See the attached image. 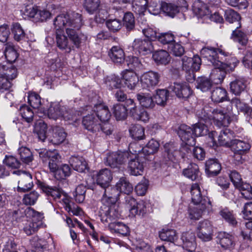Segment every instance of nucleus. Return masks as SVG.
<instances>
[{
	"instance_id": "4468645a",
	"label": "nucleus",
	"mask_w": 252,
	"mask_h": 252,
	"mask_svg": "<svg viewBox=\"0 0 252 252\" xmlns=\"http://www.w3.org/2000/svg\"><path fill=\"white\" fill-rule=\"evenodd\" d=\"M182 61L183 69L189 73L198 71L201 64V60L198 55L194 56L192 58L185 56Z\"/></svg>"
},
{
	"instance_id": "39448f33",
	"label": "nucleus",
	"mask_w": 252,
	"mask_h": 252,
	"mask_svg": "<svg viewBox=\"0 0 252 252\" xmlns=\"http://www.w3.org/2000/svg\"><path fill=\"white\" fill-rule=\"evenodd\" d=\"M24 212L26 217L31 220L26 223L24 231L28 235H30L37 231L41 226L43 214L36 211L30 207H27L24 210Z\"/></svg>"
},
{
	"instance_id": "dca6fc26",
	"label": "nucleus",
	"mask_w": 252,
	"mask_h": 252,
	"mask_svg": "<svg viewBox=\"0 0 252 252\" xmlns=\"http://www.w3.org/2000/svg\"><path fill=\"white\" fill-rule=\"evenodd\" d=\"M169 90L173 92L179 98H188L191 94L190 87L186 83H174L169 87Z\"/></svg>"
},
{
	"instance_id": "13d9d810",
	"label": "nucleus",
	"mask_w": 252,
	"mask_h": 252,
	"mask_svg": "<svg viewBox=\"0 0 252 252\" xmlns=\"http://www.w3.org/2000/svg\"><path fill=\"white\" fill-rule=\"evenodd\" d=\"M130 213L133 215H139L143 216L147 212L146 203L143 200H140L136 203L134 208L129 209Z\"/></svg>"
},
{
	"instance_id": "bf43d9fd",
	"label": "nucleus",
	"mask_w": 252,
	"mask_h": 252,
	"mask_svg": "<svg viewBox=\"0 0 252 252\" xmlns=\"http://www.w3.org/2000/svg\"><path fill=\"white\" fill-rule=\"evenodd\" d=\"M4 55L8 62L14 63L18 58V54L14 46L7 44L4 50Z\"/></svg>"
},
{
	"instance_id": "72a5a7b5",
	"label": "nucleus",
	"mask_w": 252,
	"mask_h": 252,
	"mask_svg": "<svg viewBox=\"0 0 252 252\" xmlns=\"http://www.w3.org/2000/svg\"><path fill=\"white\" fill-rule=\"evenodd\" d=\"M183 174L192 181L197 180L200 176L198 165L195 163H190L187 168L183 170Z\"/></svg>"
},
{
	"instance_id": "412c9836",
	"label": "nucleus",
	"mask_w": 252,
	"mask_h": 252,
	"mask_svg": "<svg viewBox=\"0 0 252 252\" xmlns=\"http://www.w3.org/2000/svg\"><path fill=\"white\" fill-rule=\"evenodd\" d=\"M112 179V175L110 170L107 168L101 169L97 173L96 183L102 188L110 186V183Z\"/></svg>"
},
{
	"instance_id": "f704fd0d",
	"label": "nucleus",
	"mask_w": 252,
	"mask_h": 252,
	"mask_svg": "<svg viewBox=\"0 0 252 252\" xmlns=\"http://www.w3.org/2000/svg\"><path fill=\"white\" fill-rule=\"evenodd\" d=\"M241 28L236 27V29L232 31L231 38L235 42L245 46L248 41V37L247 34L242 31Z\"/></svg>"
},
{
	"instance_id": "ddd939ff",
	"label": "nucleus",
	"mask_w": 252,
	"mask_h": 252,
	"mask_svg": "<svg viewBox=\"0 0 252 252\" xmlns=\"http://www.w3.org/2000/svg\"><path fill=\"white\" fill-rule=\"evenodd\" d=\"M160 77V76L158 72L153 71L144 73L140 79L142 87L150 90L158 84Z\"/></svg>"
},
{
	"instance_id": "7ed1b4c3",
	"label": "nucleus",
	"mask_w": 252,
	"mask_h": 252,
	"mask_svg": "<svg viewBox=\"0 0 252 252\" xmlns=\"http://www.w3.org/2000/svg\"><path fill=\"white\" fill-rule=\"evenodd\" d=\"M203 58L206 59L214 66H219L222 69L229 72L232 71L239 63L234 57L222 49V46L217 48L205 47L201 50Z\"/></svg>"
},
{
	"instance_id": "f03ea898",
	"label": "nucleus",
	"mask_w": 252,
	"mask_h": 252,
	"mask_svg": "<svg viewBox=\"0 0 252 252\" xmlns=\"http://www.w3.org/2000/svg\"><path fill=\"white\" fill-rule=\"evenodd\" d=\"M135 155L128 152L118 151L108 154L105 159L106 165L115 168L123 164L127 160L129 159L128 165V169L130 175L134 176L140 175L144 170L143 162L140 158L142 155L135 151Z\"/></svg>"
},
{
	"instance_id": "e433bc0d",
	"label": "nucleus",
	"mask_w": 252,
	"mask_h": 252,
	"mask_svg": "<svg viewBox=\"0 0 252 252\" xmlns=\"http://www.w3.org/2000/svg\"><path fill=\"white\" fill-rule=\"evenodd\" d=\"M154 61L160 64L166 65L170 61V55L166 51L161 50L155 52L153 55Z\"/></svg>"
},
{
	"instance_id": "0e129e2a",
	"label": "nucleus",
	"mask_w": 252,
	"mask_h": 252,
	"mask_svg": "<svg viewBox=\"0 0 252 252\" xmlns=\"http://www.w3.org/2000/svg\"><path fill=\"white\" fill-rule=\"evenodd\" d=\"M63 201L65 204V209L69 213H72L73 215L78 216L81 215L82 211L80 208L77 206L75 205L73 203H70L69 199L66 197L63 199Z\"/></svg>"
},
{
	"instance_id": "423d86ee",
	"label": "nucleus",
	"mask_w": 252,
	"mask_h": 252,
	"mask_svg": "<svg viewBox=\"0 0 252 252\" xmlns=\"http://www.w3.org/2000/svg\"><path fill=\"white\" fill-rule=\"evenodd\" d=\"M99 216L103 223L111 224L116 222L121 215L117 205H102L99 210Z\"/></svg>"
},
{
	"instance_id": "473e14b6",
	"label": "nucleus",
	"mask_w": 252,
	"mask_h": 252,
	"mask_svg": "<svg viewBox=\"0 0 252 252\" xmlns=\"http://www.w3.org/2000/svg\"><path fill=\"white\" fill-rule=\"evenodd\" d=\"M233 137V134L229 129L225 128L221 130L218 137V144L220 146L225 147H230L231 139Z\"/></svg>"
},
{
	"instance_id": "cd10ccee",
	"label": "nucleus",
	"mask_w": 252,
	"mask_h": 252,
	"mask_svg": "<svg viewBox=\"0 0 252 252\" xmlns=\"http://www.w3.org/2000/svg\"><path fill=\"white\" fill-rule=\"evenodd\" d=\"M109 56L115 63H122L125 61V53L123 49L118 46L112 47L109 52Z\"/></svg>"
},
{
	"instance_id": "20e7f679",
	"label": "nucleus",
	"mask_w": 252,
	"mask_h": 252,
	"mask_svg": "<svg viewBox=\"0 0 252 252\" xmlns=\"http://www.w3.org/2000/svg\"><path fill=\"white\" fill-rule=\"evenodd\" d=\"M211 119L219 127L227 126L232 121L237 120V115L232 111L231 105H227L222 109L216 108L212 111Z\"/></svg>"
},
{
	"instance_id": "f257e3e1",
	"label": "nucleus",
	"mask_w": 252,
	"mask_h": 252,
	"mask_svg": "<svg viewBox=\"0 0 252 252\" xmlns=\"http://www.w3.org/2000/svg\"><path fill=\"white\" fill-rule=\"evenodd\" d=\"M54 25L57 45L61 50L69 52L73 47L67 37L63 33V30H65L68 37L77 48L87 40L86 35L77 32L83 25L82 15L78 13L59 15L55 19Z\"/></svg>"
},
{
	"instance_id": "6e6552de",
	"label": "nucleus",
	"mask_w": 252,
	"mask_h": 252,
	"mask_svg": "<svg viewBox=\"0 0 252 252\" xmlns=\"http://www.w3.org/2000/svg\"><path fill=\"white\" fill-rule=\"evenodd\" d=\"M48 116L50 119L56 120L63 117L65 120H73V116L68 114L65 108L61 106L59 103H52L47 112Z\"/></svg>"
},
{
	"instance_id": "c756f323",
	"label": "nucleus",
	"mask_w": 252,
	"mask_h": 252,
	"mask_svg": "<svg viewBox=\"0 0 252 252\" xmlns=\"http://www.w3.org/2000/svg\"><path fill=\"white\" fill-rule=\"evenodd\" d=\"M217 238L218 243L224 249H230L234 245L233 237L228 233L220 232L218 234Z\"/></svg>"
},
{
	"instance_id": "bb28decb",
	"label": "nucleus",
	"mask_w": 252,
	"mask_h": 252,
	"mask_svg": "<svg viewBox=\"0 0 252 252\" xmlns=\"http://www.w3.org/2000/svg\"><path fill=\"white\" fill-rule=\"evenodd\" d=\"M190 193L192 202L196 205L202 204L203 200H209L206 196H202L198 184H193L191 186Z\"/></svg>"
},
{
	"instance_id": "de8ad7c7",
	"label": "nucleus",
	"mask_w": 252,
	"mask_h": 252,
	"mask_svg": "<svg viewBox=\"0 0 252 252\" xmlns=\"http://www.w3.org/2000/svg\"><path fill=\"white\" fill-rule=\"evenodd\" d=\"M113 113L117 120L123 121L127 116V109L122 104H116L113 107Z\"/></svg>"
},
{
	"instance_id": "09e8293b",
	"label": "nucleus",
	"mask_w": 252,
	"mask_h": 252,
	"mask_svg": "<svg viewBox=\"0 0 252 252\" xmlns=\"http://www.w3.org/2000/svg\"><path fill=\"white\" fill-rule=\"evenodd\" d=\"M160 238L165 241L174 242L178 238L175 230L170 229H163L159 233Z\"/></svg>"
},
{
	"instance_id": "f8f14e48",
	"label": "nucleus",
	"mask_w": 252,
	"mask_h": 252,
	"mask_svg": "<svg viewBox=\"0 0 252 252\" xmlns=\"http://www.w3.org/2000/svg\"><path fill=\"white\" fill-rule=\"evenodd\" d=\"M132 48L133 51L142 55L150 54L154 50L151 41L147 38L135 39L133 42Z\"/></svg>"
},
{
	"instance_id": "052dcab7",
	"label": "nucleus",
	"mask_w": 252,
	"mask_h": 252,
	"mask_svg": "<svg viewBox=\"0 0 252 252\" xmlns=\"http://www.w3.org/2000/svg\"><path fill=\"white\" fill-rule=\"evenodd\" d=\"M124 15L123 21L124 25L127 31H131L133 30L135 27V20L133 14L130 12L124 14V11H121Z\"/></svg>"
},
{
	"instance_id": "1a4fd4ad",
	"label": "nucleus",
	"mask_w": 252,
	"mask_h": 252,
	"mask_svg": "<svg viewBox=\"0 0 252 252\" xmlns=\"http://www.w3.org/2000/svg\"><path fill=\"white\" fill-rule=\"evenodd\" d=\"M13 173L20 176L17 188L19 192H24L32 189L33 184L32 176L30 173L21 170L14 171Z\"/></svg>"
},
{
	"instance_id": "79ce46f5",
	"label": "nucleus",
	"mask_w": 252,
	"mask_h": 252,
	"mask_svg": "<svg viewBox=\"0 0 252 252\" xmlns=\"http://www.w3.org/2000/svg\"><path fill=\"white\" fill-rule=\"evenodd\" d=\"M148 0H133L132 10L140 16L143 15L147 8Z\"/></svg>"
},
{
	"instance_id": "aec40b11",
	"label": "nucleus",
	"mask_w": 252,
	"mask_h": 252,
	"mask_svg": "<svg viewBox=\"0 0 252 252\" xmlns=\"http://www.w3.org/2000/svg\"><path fill=\"white\" fill-rule=\"evenodd\" d=\"M202 204L190 207L189 209V218L191 220H199L202 215L203 211L210 205V200H204Z\"/></svg>"
},
{
	"instance_id": "58836bf2",
	"label": "nucleus",
	"mask_w": 252,
	"mask_h": 252,
	"mask_svg": "<svg viewBox=\"0 0 252 252\" xmlns=\"http://www.w3.org/2000/svg\"><path fill=\"white\" fill-rule=\"evenodd\" d=\"M47 129V125L44 122L41 121L35 124L33 132L37 135L38 139L43 142L47 137L46 135Z\"/></svg>"
},
{
	"instance_id": "393cba45",
	"label": "nucleus",
	"mask_w": 252,
	"mask_h": 252,
	"mask_svg": "<svg viewBox=\"0 0 252 252\" xmlns=\"http://www.w3.org/2000/svg\"><path fill=\"white\" fill-rule=\"evenodd\" d=\"M195 236L193 232L188 231L182 234L181 239L183 243V247L188 251H193L196 247Z\"/></svg>"
},
{
	"instance_id": "37998d69",
	"label": "nucleus",
	"mask_w": 252,
	"mask_h": 252,
	"mask_svg": "<svg viewBox=\"0 0 252 252\" xmlns=\"http://www.w3.org/2000/svg\"><path fill=\"white\" fill-rule=\"evenodd\" d=\"M225 18L226 21L230 23H235L236 27H241V24L240 22L241 17L240 15L234 10L229 9L225 12Z\"/></svg>"
},
{
	"instance_id": "8fccbe9b",
	"label": "nucleus",
	"mask_w": 252,
	"mask_h": 252,
	"mask_svg": "<svg viewBox=\"0 0 252 252\" xmlns=\"http://www.w3.org/2000/svg\"><path fill=\"white\" fill-rule=\"evenodd\" d=\"M168 96V91L164 89L158 90L154 96L155 102L158 105L164 106L166 104Z\"/></svg>"
},
{
	"instance_id": "c03bdc74",
	"label": "nucleus",
	"mask_w": 252,
	"mask_h": 252,
	"mask_svg": "<svg viewBox=\"0 0 252 252\" xmlns=\"http://www.w3.org/2000/svg\"><path fill=\"white\" fill-rule=\"evenodd\" d=\"M116 187L120 192L128 195L133 191L132 185L124 178H121L116 184Z\"/></svg>"
},
{
	"instance_id": "7c9ffc66",
	"label": "nucleus",
	"mask_w": 252,
	"mask_h": 252,
	"mask_svg": "<svg viewBox=\"0 0 252 252\" xmlns=\"http://www.w3.org/2000/svg\"><path fill=\"white\" fill-rule=\"evenodd\" d=\"M246 81L243 78H236L230 84V91L235 95H239L246 88Z\"/></svg>"
},
{
	"instance_id": "603ef678",
	"label": "nucleus",
	"mask_w": 252,
	"mask_h": 252,
	"mask_svg": "<svg viewBox=\"0 0 252 252\" xmlns=\"http://www.w3.org/2000/svg\"><path fill=\"white\" fill-rule=\"evenodd\" d=\"M129 131L134 139L141 140L145 137L144 129L139 125H132L129 129Z\"/></svg>"
},
{
	"instance_id": "5701e85b",
	"label": "nucleus",
	"mask_w": 252,
	"mask_h": 252,
	"mask_svg": "<svg viewBox=\"0 0 252 252\" xmlns=\"http://www.w3.org/2000/svg\"><path fill=\"white\" fill-rule=\"evenodd\" d=\"M221 169V165L216 159H209L206 161L205 171L208 176H217Z\"/></svg>"
},
{
	"instance_id": "3c124183",
	"label": "nucleus",
	"mask_w": 252,
	"mask_h": 252,
	"mask_svg": "<svg viewBox=\"0 0 252 252\" xmlns=\"http://www.w3.org/2000/svg\"><path fill=\"white\" fill-rule=\"evenodd\" d=\"M212 81L206 77L201 76L198 77L196 80V88L202 92H207L212 87Z\"/></svg>"
},
{
	"instance_id": "338daca9",
	"label": "nucleus",
	"mask_w": 252,
	"mask_h": 252,
	"mask_svg": "<svg viewBox=\"0 0 252 252\" xmlns=\"http://www.w3.org/2000/svg\"><path fill=\"white\" fill-rule=\"evenodd\" d=\"M220 214L230 225L232 226H236L237 221L232 213L228 209L225 208L221 210Z\"/></svg>"
},
{
	"instance_id": "e2e57ef3",
	"label": "nucleus",
	"mask_w": 252,
	"mask_h": 252,
	"mask_svg": "<svg viewBox=\"0 0 252 252\" xmlns=\"http://www.w3.org/2000/svg\"><path fill=\"white\" fill-rule=\"evenodd\" d=\"M18 151L20 158L23 162L25 163H29L32 160V155L29 148L26 147H22L19 148Z\"/></svg>"
},
{
	"instance_id": "4be33fe9",
	"label": "nucleus",
	"mask_w": 252,
	"mask_h": 252,
	"mask_svg": "<svg viewBox=\"0 0 252 252\" xmlns=\"http://www.w3.org/2000/svg\"><path fill=\"white\" fill-rule=\"evenodd\" d=\"M66 133L63 127L55 126L52 128V135L48 138L50 142L54 145H59L65 139Z\"/></svg>"
},
{
	"instance_id": "c9c22d12",
	"label": "nucleus",
	"mask_w": 252,
	"mask_h": 252,
	"mask_svg": "<svg viewBox=\"0 0 252 252\" xmlns=\"http://www.w3.org/2000/svg\"><path fill=\"white\" fill-rule=\"evenodd\" d=\"M69 162L73 169L79 172H83L87 169V162L82 157H72Z\"/></svg>"
},
{
	"instance_id": "864d4df0",
	"label": "nucleus",
	"mask_w": 252,
	"mask_h": 252,
	"mask_svg": "<svg viewBox=\"0 0 252 252\" xmlns=\"http://www.w3.org/2000/svg\"><path fill=\"white\" fill-rule=\"evenodd\" d=\"M11 31L15 40L20 41L25 39L26 33L21 25L18 23H15L12 25Z\"/></svg>"
},
{
	"instance_id": "5fc2aeb1",
	"label": "nucleus",
	"mask_w": 252,
	"mask_h": 252,
	"mask_svg": "<svg viewBox=\"0 0 252 252\" xmlns=\"http://www.w3.org/2000/svg\"><path fill=\"white\" fill-rule=\"evenodd\" d=\"M108 227L111 231H114L122 235H126L129 232L128 226L121 222L117 221V220L113 224H110Z\"/></svg>"
},
{
	"instance_id": "0eeeda50",
	"label": "nucleus",
	"mask_w": 252,
	"mask_h": 252,
	"mask_svg": "<svg viewBox=\"0 0 252 252\" xmlns=\"http://www.w3.org/2000/svg\"><path fill=\"white\" fill-rule=\"evenodd\" d=\"M39 156L43 162L49 160L48 166L50 170H54L60 162L61 157L56 150L53 151L42 149L39 153Z\"/></svg>"
},
{
	"instance_id": "680f3d73",
	"label": "nucleus",
	"mask_w": 252,
	"mask_h": 252,
	"mask_svg": "<svg viewBox=\"0 0 252 252\" xmlns=\"http://www.w3.org/2000/svg\"><path fill=\"white\" fill-rule=\"evenodd\" d=\"M237 188L239 189L243 198L247 200L252 199V187L249 184L243 182Z\"/></svg>"
},
{
	"instance_id": "a19ab883",
	"label": "nucleus",
	"mask_w": 252,
	"mask_h": 252,
	"mask_svg": "<svg viewBox=\"0 0 252 252\" xmlns=\"http://www.w3.org/2000/svg\"><path fill=\"white\" fill-rule=\"evenodd\" d=\"M159 146L158 142L152 139L149 141L145 147L142 149L141 151H138L137 152L141 155L143 154L145 156L154 154L158 151Z\"/></svg>"
},
{
	"instance_id": "4c0bfd02",
	"label": "nucleus",
	"mask_w": 252,
	"mask_h": 252,
	"mask_svg": "<svg viewBox=\"0 0 252 252\" xmlns=\"http://www.w3.org/2000/svg\"><path fill=\"white\" fill-rule=\"evenodd\" d=\"M211 99L215 102H221L227 99V93L222 88L217 87L212 92Z\"/></svg>"
},
{
	"instance_id": "2f4dec72",
	"label": "nucleus",
	"mask_w": 252,
	"mask_h": 252,
	"mask_svg": "<svg viewBox=\"0 0 252 252\" xmlns=\"http://www.w3.org/2000/svg\"><path fill=\"white\" fill-rule=\"evenodd\" d=\"M230 145V147L233 152H240V153L246 154L251 148L249 143L239 139L232 140Z\"/></svg>"
},
{
	"instance_id": "9d476101",
	"label": "nucleus",
	"mask_w": 252,
	"mask_h": 252,
	"mask_svg": "<svg viewBox=\"0 0 252 252\" xmlns=\"http://www.w3.org/2000/svg\"><path fill=\"white\" fill-rule=\"evenodd\" d=\"M104 192L101 199L102 205H116L120 195V191L117 188H113L110 186L103 188Z\"/></svg>"
},
{
	"instance_id": "49530a36",
	"label": "nucleus",
	"mask_w": 252,
	"mask_h": 252,
	"mask_svg": "<svg viewBox=\"0 0 252 252\" xmlns=\"http://www.w3.org/2000/svg\"><path fill=\"white\" fill-rule=\"evenodd\" d=\"M210 73V79L216 83H220L224 78L226 72L228 71L222 69L219 66H215Z\"/></svg>"
},
{
	"instance_id": "69168bd1",
	"label": "nucleus",
	"mask_w": 252,
	"mask_h": 252,
	"mask_svg": "<svg viewBox=\"0 0 252 252\" xmlns=\"http://www.w3.org/2000/svg\"><path fill=\"white\" fill-rule=\"evenodd\" d=\"M0 66L1 67L3 70L5 71L3 73L6 78H4L9 82H10L9 80H13L17 77V69L12 65L10 64L9 66H6L5 65L0 64Z\"/></svg>"
},
{
	"instance_id": "c85d7f7f",
	"label": "nucleus",
	"mask_w": 252,
	"mask_h": 252,
	"mask_svg": "<svg viewBox=\"0 0 252 252\" xmlns=\"http://www.w3.org/2000/svg\"><path fill=\"white\" fill-rule=\"evenodd\" d=\"M136 98L140 104L143 107L153 108L155 106V103L153 99V97L149 93H138L136 94Z\"/></svg>"
},
{
	"instance_id": "9b49d317",
	"label": "nucleus",
	"mask_w": 252,
	"mask_h": 252,
	"mask_svg": "<svg viewBox=\"0 0 252 252\" xmlns=\"http://www.w3.org/2000/svg\"><path fill=\"white\" fill-rule=\"evenodd\" d=\"M197 235L204 241H209L212 238L213 226L208 220L200 221L197 226Z\"/></svg>"
},
{
	"instance_id": "a18cd8bd",
	"label": "nucleus",
	"mask_w": 252,
	"mask_h": 252,
	"mask_svg": "<svg viewBox=\"0 0 252 252\" xmlns=\"http://www.w3.org/2000/svg\"><path fill=\"white\" fill-rule=\"evenodd\" d=\"M105 83L109 89H120L123 88L122 79L119 76L115 75H112L107 77L105 81Z\"/></svg>"
},
{
	"instance_id": "ea45409f",
	"label": "nucleus",
	"mask_w": 252,
	"mask_h": 252,
	"mask_svg": "<svg viewBox=\"0 0 252 252\" xmlns=\"http://www.w3.org/2000/svg\"><path fill=\"white\" fill-rule=\"evenodd\" d=\"M192 11L195 14L203 16L209 13V9L206 4L200 0H195L192 5Z\"/></svg>"
},
{
	"instance_id": "4d7b16f0",
	"label": "nucleus",
	"mask_w": 252,
	"mask_h": 252,
	"mask_svg": "<svg viewBox=\"0 0 252 252\" xmlns=\"http://www.w3.org/2000/svg\"><path fill=\"white\" fill-rule=\"evenodd\" d=\"M160 7L164 13L172 17L179 12L178 6L172 3L162 2Z\"/></svg>"
},
{
	"instance_id": "6ab92c4d",
	"label": "nucleus",
	"mask_w": 252,
	"mask_h": 252,
	"mask_svg": "<svg viewBox=\"0 0 252 252\" xmlns=\"http://www.w3.org/2000/svg\"><path fill=\"white\" fill-rule=\"evenodd\" d=\"M38 187L47 195L51 196L54 199L60 198L62 195L64 196V198L66 197L64 192L61 188L56 187H52L45 183L39 181L38 182Z\"/></svg>"
},
{
	"instance_id": "a878e982",
	"label": "nucleus",
	"mask_w": 252,
	"mask_h": 252,
	"mask_svg": "<svg viewBox=\"0 0 252 252\" xmlns=\"http://www.w3.org/2000/svg\"><path fill=\"white\" fill-rule=\"evenodd\" d=\"M50 171L53 173L55 178L58 180L64 179L71 174L70 167L66 164H62L60 166L57 165L56 169Z\"/></svg>"
},
{
	"instance_id": "2eb2a0df",
	"label": "nucleus",
	"mask_w": 252,
	"mask_h": 252,
	"mask_svg": "<svg viewBox=\"0 0 252 252\" xmlns=\"http://www.w3.org/2000/svg\"><path fill=\"white\" fill-rule=\"evenodd\" d=\"M178 134L182 141L189 146H193L195 144V139L192 131L191 127L186 125H181L178 131Z\"/></svg>"
},
{
	"instance_id": "a211bd4d",
	"label": "nucleus",
	"mask_w": 252,
	"mask_h": 252,
	"mask_svg": "<svg viewBox=\"0 0 252 252\" xmlns=\"http://www.w3.org/2000/svg\"><path fill=\"white\" fill-rule=\"evenodd\" d=\"M82 125L84 128L92 132L100 131V123L94 114H88L83 118Z\"/></svg>"
},
{
	"instance_id": "6e6d98bb",
	"label": "nucleus",
	"mask_w": 252,
	"mask_h": 252,
	"mask_svg": "<svg viewBox=\"0 0 252 252\" xmlns=\"http://www.w3.org/2000/svg\"><path fill=\"white\" fill-rule=\"evenodd\" d=\"M100 4V0H84L83 7L89 13L92 14L98 10Z\"/></svg>"
},
{
	"instance_id": "774afa93",
	"label": "nucleus",
	"mask_w": 252,
	"mask_h": 252,
	"mask_svg": "<svg viewBox=\"0 0 252 252\" xmlns=\"http://www.w3.org/2000/svg\"><path fill=\"white\" fill-rule=\"evenodd\" d=\"M157 39L161 44L167 45V48L175 41L174 35L168 32L158 34Z\"/></svg>"
},
{
	"instance_id": "f3484780",
	"label": "nucleus",
	"mask_w": 252,
	"mask_h": 252,
	"mask_svg": "<svg viewBox=\"0 0 252 252\" xmlns=\"http://www.w3.org/2000/svg\"><path fill=\"white\" fill-rule=\"evenodd\" d=\"M139 77L137 74L130 70H126L123 74V88H127L129 90L135 89L139 82Z\"/></svg>"
},
{
	"instance_id": "b1692460",
	"label": "nucleus",
	"mask_w": 252,
	"mask_h": 252,
	"mask_svg": "<svg viewBox=\"0 0 252 252\" xmlns=\"http://www.w3.org/2000/svg\"><path fill=\"white\" fill-rule=\"evenodd\" d=\"M95 115L101 122H107L111 117V113L107 106L102 104H96L94 108Z\"/></svg>"
}]
</instances>
